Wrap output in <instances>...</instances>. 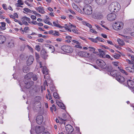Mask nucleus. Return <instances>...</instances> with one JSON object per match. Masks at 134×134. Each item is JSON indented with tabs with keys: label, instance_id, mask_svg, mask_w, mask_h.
<instances>
[{
	"label": "nucleus",
	"instance_id": "1",
	"mask_svg": "<svg viewBox=\"0 0 134 134\" xmlns=\"http://www.w3.org/2000/svg\"><path fill=\"white\" fill-rule=\"evenodd\" d=\"M120 5L118 3L115 2L111 3L109 5V10L111 12H116L120 9Z\"/></svg>",
	"mask_w": 134,
	"mask_h": 134
},
{
	"label": "nucleus",
	"instance_id": "2",
	"mask_svg": "<svg viewBox=\"0 0 134 134\" xmlns=\"http://www.w3.org/2000/svg\"><path fill=\"white\" fill-rule=\"evenodd\" d=\"M84 13L87 15H91L92 13L91 7L89 5H86L83 9Z\"/></svg>",
	"mask_w": 134,
	"mask_h": 134
},
{
	"label": "nucleus",
	"instance_id": "3",
	"mask_svg": "<svg viewBox=\"0 0 134 134\" xmlns=\"http://www.w3.org/2000/svg\"><path fill=\"white\" fill-rule=\"evenodd\" d=\"M124 25L123 23L121 22H115L113 25L114 29L116 30H118L121 29Z\"/></svg>",
	"mask_w": 134,
	"mask_h": 134
},
{
	"label": "nucleus",
	"instance_id": "4",
	"mask_svg": "<svg viewBox=\"0 0 134 134\" xmlns=\"http://www.w3.org/2000/svg\"><path fill=\"white\" fill-rule=\"evenodd\" d=\"M61 48L63 51L67 53H70L73 51V49L71 47L68 46H63L61 47Z\"/></svg>",
	"mask_w": 134,
	"mask_h": 134
},
{
	"label": "nucleus",
	"instance_id": "5",
	"mask_svg": "<svg viewBox=\"0 0 134 134\" xmlns=\"http://www.w3.org/2000/svg\"><path fill=\"white\" fill-rule=\"evenodd\" d=\"M97 64L102 69H105L107 67V65L105 62L100 59H98L96 61Z\"/></svg>",
	"mask_w": 134,
	"mask_h": 134
},
{
	"label": "nucleus",
	"instance_id": "6",
	"mask_svg": "<svg viewBox=\"0 0 134 134\" xmlns=\"http://www.w3.org/2000/svg\"><path fill=\"white\" fill-rule=\"evenodd\" d=\"M116 18V15L115 14L113 13L109 14L107 16L108 20L110 21H112L115 20Z\"/></svg>",
	"mask_w": 134,
	"mask_h": 134
},
{
	"label": "nucleus",
	"instance_id": "7",
	"mask_svg": "<svg viewBox=\"0 0 134 134\" xmlns=\"http://www.w3.org/2000/svg\"><path fill=\"white\" fill-rule=\"evenodd\" d=\"M24 82L25 84V86L27 88L29 89L32 87L34 85V82L33 81L29 82V81L24 80Z\"/></svg>",
	"mask_w": 134,
	"mask_h": 134
},
{
	"label": "nucleus",
	"instance_id": "8",
	"mask_svg": "<svg viewBox=\"0 0 134 134\" xmlns=\"http://www.w3.org/2000/svg\"><path fill=\"white\" fill-rule=\"evenodd\" d=\"M48 52L46 51L44 49H43L41 52V56L43 58L46 59L48 57V55L47 54Z\"/></svg>",
	"mask_w": 134,
	"mask_h": 134
},
{
	"label": "nucleus",
	"instance_id": "9",
	"mask_svg": "<svg viewBox=\"0 0 134 134\" xmlns=\"http://www.w3.org/2000/svg\"><path fill=\"white\" fill-rule=\"evenodd\" d=\"M44 130V127L42 126H36L35 130L36 133H39L41 132Z\"/></svg>",
	"mask_w": 134,
	"mask_h": 134
},
{
	"label": "nucleus",
	"instance_id": "10",
	"mask_svg": "<svg viewBox=\"0 0 134 134\" xmlns=\"http://www.w3.org/2000/svg\"><path fill=\"white\" fill-rule=\"evenodd\" d=\"M116 79L119 82H124L125 80L124 78L122 76L118 74L116 76Z\"/></svg>",
	"mask_w": 134,
	"mask_h": 134
},
{
	"label": "nucleus",
	"instance_id": "11",
	"mask_svg": "<svg viewBox=\"0 0 134 134\" xmlns=\"http://www.w3.org/2000/svg\"><path fill=\"white\" fill-rule=\"evenodd\" d=\"M43 120V117L42 115L38 116L36 118V121L38 124H41Z\"/></svg>",
	"mask_w": 134,
	"mask_h": 134
},
{
	"label": "nucleus",
	"instance_id": "12",
	"mask_svg": "<svg viewBox=\"0 0 134 134\" xmlns=\"http://www.w3.org/2000/svg\"><path fill=\"white\" fill-rule=\"evenodd\" d=\"M34 60L33 56L32 55L30 56L27 61V64L28 66L31 65L33 63Z\"/></svg>",
	"mask_w": 134,
	"mask_h": 134
},
{
	"label": "nucleus",
	"instance_id": "13",
	"mask_svg": "<svg viewBox=\"0 0 134 134\" xmlns=\"http://www.w3.org/2000/svg\"><path fill=\"white\" fill-rule=\"evenodd\" d=\"M65 128L66 131L69 133L73 131V129L72 126L70 125H67L65 126Z\"/></svg>",
	"mask_w": 134,
	"mask_h": 134
},
{
	"label": "nucleus",
	"instance_id": "14",
	"mask_svg": "<svg viewBox=\"0 0 134 134\" xmlns=\"http://www.w3.org/2000/svg\"><path fill=\"white\" fill-rule=\"evenodd\" d=\"M127 84L128 86L132 89L134 88V82L131 80L127 81Z\"/></svg>",
	"mask_w": 134,
	"mask_h": 134
},
{
	"label": "nucleus",
	"instance_id": "15",
	"mask_svg": "<svg viewBox=\"0 0 134 134\" xmlns=\"http://www.w3.org/2000/svg\"><path fill=\"white\" fill-rule=\"evenodd\" d=\"M33 73L32 72H29L25 76L24 80L28 81V80H29L32 78V76Z\"/></svg>",
	"mask_w": 134,
	"mask_h": 134
},
{
	"label": "nucleus",
	"instance_id": "16",
	"mask_svg": "<svg viewBox=\"0 0 134 134\" xmlns=\"http://www.w3.org/2000/svg\"><path fill=\"white\" fill-rule=\"evenodd\" d=\"M97 3L99 5H104L107 2V0H95Z\"/></svg>",
	"mask_w": 134,
	"mask_h": 134
},
{
	"label": "nucleus",
	"instance_id": "17",
	"mask_svg": "<svg viewBox=\"0 0 134 134\" xmlns=\"http://www.w3.org/2000/svg\"><path fill=\"white\" fill-rule=\"evenodd\" d=\"M36 9L41 14H44L45 13L44 10L43 8L42 7L40 6L36 8Z\"/></svg>",
	"mask_w": 134,
	"mask_h": 134
},
{
	"label": "nucleus",
	"instance_id": "18",
	"mask_svg": "<svg viewBox=\"0 0 134 134\" xmlns=\"http://www.w3.org/2000/svg\"><path fill=\"white\" fill-rule=\"evenodd\" d=\"M56 102L57 105L59 107H60L62 109H65V107L63 104L61 103L58 101H56Z\"/></svg>",
	"mask_w": 134,
	"mask_h": 134
},
{
	"label": "nucleus",
	"instance_id": "19",
	"mask_svg": "<svg viewBox=\"0 0 134 134\" xmlns=\"http://www.w3.org/2000/svg\"><path fill=\"white\" fill-rule=\"evenodd\" d=\"M18 3H16L15 5L18 7H23L21 5H22L24 4V2L21 0H18L17 1Z\"/></svg>",
	"mask_w": 134,
	"mask_h": 134
},
{
	"label": "nucleus",
	"instance_id": "20",
	"mask_svg": "<svg viewBox=\"0 0 134 134\" xmlns=\"http://www.w3.org/2000/svg\"><path fill=\"white\" fill-rule=\"evenodd\" d=\"M98 50L100 54V56L104 58L105 57V54L103 51L100 49H98Z\"/></svg>",
	"mask_w": 134,
	"mask_h": 134
},
{
	"label": "nucleus",
	"instance_id": "21",
	"mask_svg": "<svg viewBox=\"0 0 134 134\" xmlns=\"http://www.w3.org/2000/svg\"><path fill=\"white\" fill-rule=\"evenodd\" d=\"M54 26L59 27V28H62L63 27L60 25L58 23V21L57 20L55 21H53V23Z\"/></svg>",
	"mask_w": 134,
	"mask_h": 134
},
{
	"label": "nucleus",
	"instance_id": "22",
	"mask_svg": "<svg viewBox=\"0 0 134 134\" xmlns=\"http://www.w3.org/2000/svg\"><path fill=\"white\" fill-rule=\"evenodd\" d=\"M42 71L43 74L45 75H47L48 73V70L46 66H43L42 67Z\"/></svg>",
	"mask_w": 134,
	"mask_h": 134
},
{
	"label": "nucleus",
	"instance_id": "23",
	"mask_svg": "<svg viewBox=\"0 0 134 134\" xmlns=\"http://www.w3.org/2000/svg\"><path fill=\"white\" fill-rule=\"evenodd\" d=\"M47 47L48 48V49L49 50L50 52H53L54 51V47L48 44H47Z\"/></svg>",
	"mask_w": 134,
	"mask_h": 134
},
{
	"label": "nucleus",
	"instance_id": "24",
	"mask_svg": "<svg viewBox=\"0 0 134 134\" xmlns=\"http://www.w3.org/2000/svg\"><path fill=\"white\" fill-rule=\"evenodd\" d=\"M1 26H0V30L1 31L5 29L6 23L4 22H1Z\"/></svg>",
	"mask_w": 134,
	"mask_h": 134
},
{
	"label": "nucleus",
	"instance_id": "25",
	"mask_svg": "<svg viewBox=\"0 0 134 134\" xmlns=\"http://www.w3.org/2000/svg\"><path fill=\"white\" fill-rule=\"evenodd\" d=\"M6 40L5 37L2 35H0V43H3Z\"/></svg>",
	"mask_w": 134,
	"mask_h": 134
},
{
	"label": "nucleus",
	"instance_id": "26",
	"mask_svg": "<svg viewBox=\"0 0 134 134\" xmlns=\"http://www.w3.org/2000/svg\"><path fill=\"white\" fill-rule=\"evenodd\" d=\"M118 69L120 70V71L124 74L126 75H128L129 74L125 70L120 68V67L118 66Z\"/></svg>",
	"mask_w": 134,
	"mask_h": 134
},
{
	"label": "nucleus",
	"instance_id": "27",
	"mask_svg": "<svg viewBox=\"0 0 134 134\" xmlns=\"http://www.w3.org/2000/svg\"><path fill=\"white\" fill-rule=\"evenodd\" d=\"M80 53L82 54L83 55L86 57H88L90 56V54L86 52H80Z\"/></svg>",
	"mask_w": 134,
	"mask_h": 134
},
{
	"label": "nucleus",
	"instance_id": "28",
	"mask_svg": "<svg viewBox=\"0 0 134 134\" xmlns=\"http://www.w3.org/2000/svg\"><path fill=\"white\" fill-rule=\"evenodd\" d=\"M117 71L116 70H114L111 71L110 73L111 75L115 77L117 76L118 74H117Z\"/></svg>",
	"mask_w": 134,
	"mask_h": 134
},
{
	"label": "nucleus",
	"instance_id": "29",
	"mask_svg": "<svg viewBox=\"0 0 134 134\" xmlns=\"http://www.w3.org/2000/svg\"><path fill=\"white\" fill-rule=\"evenodd\" d=\"M72 6L73 8L76 11L79 12L80 11V9L74 3H72Z\"/></svg>",
	"mask_w": 134,
	"mask_h": 134
},
{
	"label": "nucleus",
	"instance_id": "30",
	"mask_svg": "<svg viewBox=\"0 0 134 134\" xmlns=\"http://www.w3.org/2000/svg\"><path fill=\"white\" fill-rule=\"evenodd\" d=\"M125 69L128 72H132V73H133V71H132V68L130 66H128L126 67Z\"/></svg>",
	"mask_w": 134,
	"mask_h": 134
},
{
	"label": "nucleus",
	"instance_id": "31",
	"mask_svg": "<svg viewBox=\"0 0 134 134\" xmlns=\"http://www.w3.org/2000/svg\"><path fill=\"white\" fill-rule=\"evenodd\" d=\"M117 41L119 44L121 46H123L125 44L124 41L120 39H118L117 40Z\"/></svg>",
	"mask_w": 134,
	"mask_h": 134
},
{
	"label": "nucleus",
	"instance_id": "32",
	"mask_svg": "<svg viewBox=\"0 0 134 134\" xmlns=\"http://www.w3.org/2000/svg\"><path fill=\"white\" fill-rule=\"evenodd\" d=\"M112 56L114 58L116 59H118L121 56L119 54L117 53H115L114 54H112Z\"/></svg>",
	"mask_w": 134,
	"mask_h": 134
},
{
	"label": "nucleus",
	"instance_id": "33",
	"mask_svg": "<svg viewBox=\"0 0 134 134\" xmlns=\"http://www.w3.org/2000/svg\"><path fill=\"white\" fill-rule=\"evenodd\" d=\"M29 70V68L27 66L24 67L23 68V71L24 73H26L28 72Z\"/></svg>",
	"mask_w": 134,
	"mask_h": 134
},
{
	"label": "nucleus",
	"instance_id": "34",
	"mask_svg": "<svg viewBox=\"0 0 134 134\" xmlns=\"http://www.w3.org/2000/svg\"><path fill=\"white\" fill-rule=\"evenodd\" d=\"M22 19L23 20H26V21H28V22L29 23H31L30 19L29 18H28L25 16L23 17Z\"/></svg>",
	"mask_w": 134,
	"mask_h": 134
},
{
	"label": "nucleus",
	"instance_id": "35",
	"mask_svg": "<svg viewBox=\"0 0 134 134\" xmlns=\"http://www.w3.org/2000/svg\"><path fill=\"white\" fill-rule=\"evenodd\" d=\"M65 27L64 28L65 29H66L67 28L71 29L72 27V24L69 23V24H65Z\"/></svg>",
	"mask_w": 134,
	"mask_h": 134
},
{
	"label": "nucleus",
	"instance_id": "36",
	"mask_svg": "<svg viewBox=\"0 0 134 134\" xmlns=\"http://www.w3.org/2000/svg\"><path fill=\"white\" fill-rule=\"evenodd\" d=\"M50 110L52 112H53V110L54 111H55L56 110V108L55 105L53 104L52 107L50 108Z\"/></svg>",
	"mask_w": 134,
	"mask_h": 134
},
{
	"label": "nucleus",
	"instance_id": "37",
	"mask_svg": "<svg viewBox=\"0 0 134 134\" xmlns=\"http://www.w3.org/2000/svg\"><path fill=\"white\" fill-rule=\"evenodd\" d=\"M8 46L10 47H12L14 46V43L13 41H11L8 42Z\"/></svg>",
	"mask_w": 134,
	"mask_h": 134
},
{
	"label": "nucleus",
	"instance_id": "38",
	"mask_svg": "<svg viewBox=\"0 0 134 134\" xmlns=\"http://www.w3.org/2000/svg\"><path fill=\"white\" fill-rule=\"evenodd\" d=\"M93 0H85L84 2L86 4V5L90 4L93 1Z\"/></svg>",
	"mask_w": 134,
	"mask_h": 134
},
{
	"label": "nucleus",
	"instance_id": "39",
	"mask_svg": "<svg viewBox=\"0 0 134 134\" xmlns=\"http://www.w3.org/2000/svg\"><path fill=\"white\" fill-rule=\"evenodd\" d=\"M32 78L34 81H36L37 79V77L35 74L33 73L32 76Z\"/></svg>",
	"mask_w": 134,
	"mask_h": 134
},
{
	"label": "nucleus",
	"instance_id": "40",
	"mask_svg": "<svg viewBox=\"0 0 134 134\" xmlns=\"http://www.w3.org/2000/svg\"><path fill=\"white\" fill-rule=\"evenodd\" d=\"M53 96L56 99H58L59 98L57 92H54L53 93Z\"/></svg>",
	"mask_w": 134,
	"mask_h": 134
},
{
	"label": "nucleus",
	"instance_id": "41",
	"mask_svg": "<svg viewBox=\"0 0 134 134\" xmlns=\"http://www.w3.org/2000/svg\"><path fill=\"white\" fill-rule=\"evenodd\" d=\"M89 39L91 40V41L94 42V43H97L98 41H97V39H96V38H89Z\"/></svg>",
	"mask_w": 134,
	"mask_h": 134
},
{
	"label": "nucleus",
	"instance_id": "42",
	"mask_svg": "<svg viewBox=\"0 0 134 134\" xmlns=\"http://www.w3.org/2000/svg\"><path fill=\"white\" fill-rule=\"evenodd\" d=\"M60 34L59 33V32L55 31L54 33L53 34V35L55 36H58Z\"/></svg>",
	"mask_w": 134,
	"mask_h": 134
},
{
	"label": "nucleus",
	"instance_id": "43",
	"mask_svg": "<svg viewBox=\"0 0 134 134\" xmlns=\"http://www.w3.org/2000/svg\"><path fill=\"white\" fill-rule=\"evenodd\" d=\"M96 39H97V41H99L102 42H103V40H104L103 39L99 37H96Z\"/></svg>",
	"mask_w": 134,
	"mask_h": 134
},
{
	"label": "nucleus",
	"instance_id": "44",
	"mask_svg": "<svg viewBox=\"0 0 134 134\" xmlns=\"http://www.w3.org/2000/svg\"><path fill=\"white\" fill-rule=\"evenodd\" d=\"M88 48L90 51H94L95 50V48L93 47H89Z\"/></svg>",
	"mask_w": 134,
	"mask_h": 134
},
{
	"label": "nucleus",
	"instance_id": "45",
	"mask_svg": "<svg viewBox=\"0 0 134 134\" xmlns=\"http://www.w3.org/2000/svg\"><path fill=\"white\" fill-rule=\"evenodd\" d=\"M35 49L38 51H40V46L38 45H37L35 47Z\"/></svg>",
	"mask_w": 134,
	"mask_h": 134
},
{
	"label": "nucleus",
	"instance_id": "46",
	"mask_svg": "<svg viewBox=\"0 0 134 134\" xmlns=\"http://www.w3.org/2000/svg\"><path fill=\"white\" fill-rule=\"evenodd\" d=\"M47 92H48V95L49 97V100H50L52 99V97L51 95V93L50 92L49 90L48 89L47 90Z\"/></svg>",
	"mask_w": 134,
	"mask_h": 134
},
{
	"label": "nucleus",
	"instance_id": "47",
	"mask_svg": "<svg viewBox=\"0 0 134 134\" xmlns=\"http://www.w3.org/2000/svg\"><path fill=\"white\" fill-rule=\"evenodd\" d=\"M35 100L38 102H39L41 99V97L40 96H37L35 98Z\"/></svg>",
	"mask_w": 134,
	"mask_h": 134
},
{
	"label": "nucleus",
	"instance_id": "48",
	"mask_svg": "<svg viewBox=\"0 0 134 134\" xmlns=\"http://www.w3.org/2000/svg\"><path fill=\"white\" fill-rule=\"evenodd\" d=\"M72 31L75 33L79 34V33L78 30L76 29H72Z\"/></svg>",
	"mask_w": 134,
	"mask_h": 134
},
{
	"label": "nucleus",
	"instance_id": "49",
	"mask_svg": "<svg viewBox=\"0 0 134 134\" xmlns=\"http://www.w3.org/2000/svg\"><path fill=\"white\" fill-rule=\"evenodd\" d=\"M2 7L3 9L5 10H7V5L5 4H2Z\"/></svg>",
	"mask_w": 134,
	"mask_h": 134
},
{
	"label": "nucleus",
	"instance_id": "50",
	"mask_svg": "<svg viewBox=\"0 0 134 134\" xmlns=\"http://www.w3.org/2000/svg\"><path fill=\"white\" fill-rule=\"evenodd\" d=\"M23 10L26 12L28 13L30 12L31 10L27 8H25Z\"/></svg>",
	"mask_w": 134,
	"mask_h": 134
},
{
	"label": "nucleus",
	"instance_id": "51",
	"mask_svg": "<svg viewBox=\"0 0 134 134\" xmlns=\"http://www.w3.org/2000/svg\"><path fill=\"white\" fill-rule=\"evenodd\" d=\"M94 25L98 30H102V28L99 27L97 25L95 24Z\"/></svg>",
	"mask_w": 134,
	"mask_h": 134
},
{
	"label": "nucleus",
	"instance_id": "52",
	"mask_svg": "<svg viewBox=\"0 0 134 134\" xmlns=\"http://www.w3.org/2000/svg\"><path fill=\"white\" fill-rule=\"evenodd\" d=\"M90 31L92 32L95 34H97V32H96L94 29H90Z\"/></svg>",
	"mask_w": 134,
	"mask_h": 134
},
{
	"label": "nucleus",
	"instance_id": "53",
	"mask_svg": "<svg viewBox=\"0 0 134 134\" xmlns=\"http://www.w3.org/2000/svg\"><path fill=\"white\" fill-rule=\"evenodd\" d=\"M119 63V62H112V64L114 65L115 66H118Z\"/></svg>",
	"mask_w": 134,
	"mask_h": 134
},
{
	"label": "nucleus",
	"instance_id": "54",
	"mask_svg": "<svg viewBox=\"0 0 134 134\" xmlns=\"http://www.w3.org/2000/svg\"><path fill=\"white\" fill-rule=\"evenodd\" d=\"M23 24L25 25H28L29 24L25 21L23 20L22 21Z\"/></svg>",
	"mask_w": 134,
	"mask_h": 134
},
{
	"label": "nucleus",
	"instance_id": "55",
	"mask_svg": "<svg viewBox=\"0 0 134 134\" xmlns=\"http://www.w3.org/2000/svg\"><path fill=\"white\" fill-rule=\"evenodd\" d=\"M66 38L67 40H69L71 41L72 37L71 36H67L66 37Z\"/></svg>",
	"mask_w": 134,
	"mask_h": 134
},
{
	"label": "nucleus",
	"instance_id": "56",
	"mask_svg": "<svg viewBox=\"0 0 134 134\" xmlns=\"http://www.w3.org/2000/svg\"><path fill=\"white\" fill-rule=\"evenodd\" d=\"M71 41L74 43H76V44H79V42L75 40H71Z\"/></svg>",
	"mask_w": 134,
	"mask_h": 134
},
{
	"label": "nucleus",
	"instance_id": "57",
	"mask_svg": "<svg viewBox=\"0 0 134 134\" xmlns=\"http://www.w3.org/2000/svg\"><path fill=\"white\" fill-rule=\"evenodd\" d=\"M121 35L122 37H123L124 38H126L127 39H129V38H130V37L128 36H125V35Z\"/></svg>",
	"mask_w": 134,
	"mask_h": 134
},
{
	"label": "nucleus",
	"instance_id": "58",
	"mask_svg": "<svg viewBox=\"0 0 134 134\" xmlns=\"http://www.w3.org/2000/svg\"><path fill=\"white\" fill-rule=\"evenodd\" d=\"M107 41L108 44L110 45H113V44L111 41L107 40Z\"/></svg>",
	"mask_w": 134,
	"mask_h": 134
},
{
	"label": "nucleus",
	"instance_id": "59",
	"mask_svg": "<svg viewBox=\"0 0 134 134\" xmlns=\"http://www.w3.org/2000/svg\"><path fill=\"white\" fill-rule=\"evenodd\" d=\"M37 41L38 42H42L43 41V40L42 38L38 39Z\"/></svg>",
	"mask_w": 134,
	"mask_h": 134
},
{
	"label": "nucleus",
	"instance_id": "60",
	"mask_svg": "<svg viewBox=\"0 0 134 134\" xmlns=\"http://www.w3.org/2000/svg\"><path fill=\"white\" fill-rule=\"evenodd\" d=\"M31 19L33 20H35L36 19V17L35 16L31 15Z\"/></svg>",
	"mask_w": 134,
	"mask_h": 134
},
{
	"label": "nucleus",
	"instance_id": "61",
	"mask_svg": "<svg viewBox=\"0 0 134 134\" xmlns=\"http://www.w3.org/2000/svg\"><path fill=\"white\" fill-rule=\"evenodd\" d=\"M86 26L89 27L90 28H91L92 27V26L90 24L87 23L86 25Z\"/></svg>",
	"mask_w": 134,
	"mask_h": 134
},
{
	"label": "nucleus",
	"instance_id": "62",
	"mask_svg": "<svg viewBox=\"0 0 134 134\" xmlns=\"http://www.w3.org/2000/svg\"><path fill=\"white\" fill-rule=\"evenodd\" d=\"M35 56L36 59H38L39 58V55L37 53H35Z\"/></svg>",
	"mask_w": 134,
	"mask_h": 134
},
{
	"label": "nucleus",
	"instance_id": "63",
	"mask_svg": "<svg viewBox=\"0 0 134 134\" xmlns=\"http://www.w3.org/2000/svg\"><path fill=\"white\" fill-rule=\"evenodd\" d=\"M29 29V27H28L26 26L25 27L24 31L25 32H26L27 31V30Z\"/></svg>",
	"mask_w": 134,
	"mask_h": 134
},
{
	"label": "nucleus",
	"instance_id": "64",
	"mask_svg": "<svg viewBox=\"0 0 134 134\" xmlns=\"http://www.w3.org/2000/svg\"><path fill=\"white\" fill-rule=\"evenodd\" d=\"M42 134H50V133L48 131H46L44 132Z\"/></svg>",
	"mask_w": 134,
	"mask_h": 134
}]
</instances>
